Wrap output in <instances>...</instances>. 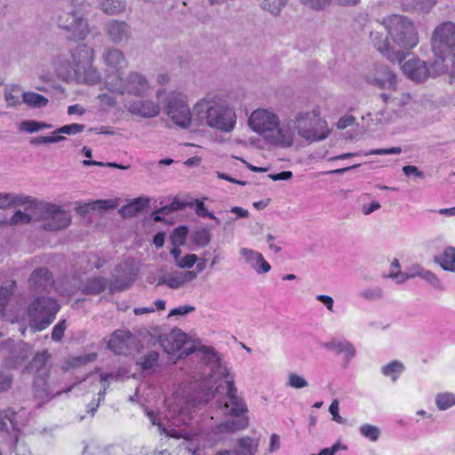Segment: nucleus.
<instances>
[{"label": "nucleus", "mask_w": 455, "mask_h": 455, "mask_svg": "<svg viewBox=\"0 0 455 455\" xmlns=\"http://www.w3.org/2000/svg\"><path fill=\"white\" fill-rule=\"evenodd\" d=\"M51 355L46 351L36 353L32 360L24 367L23 374L31 375L32 393L34 399L41 406L54 397L63 393H68L73 386L63 388V374L64 372L53 369L49 364Z\"/></svg>", "instance_id": "1"}, {"label": "nucleus", "mask_w": 455, "mask_h": 455, "mask_svg": "<svg viewBox=\"0 0 455 455\" xmlns=\"http://www.w3.org/2000/svg\"><path fill=\"white\" fill-rule=\"evenodd\" d=\"M93 49L81 44L68 53H60L52 65L57 76L64 82L96 84L100 82V74L92 66Z\"/></svg>", "instance_id": "2"}, {"label": "nucleus", "mask_w": 455, "mask_h": 455, "mask_svg": "<svg viewBox=\"0 0 455 455\" xmlns=\"http://www.w3.org/2000/svg\"><path fill=\"white\" fill-rule=\"evenodd\" d=\"M222 394L218 404L226 419L217 426L219 433H235L249 426L248 406L244 399L238 395L233 378L223 380L215 388Z\"/></svg>", "instance_id": "3"}, {"label": "nucleus", "mask_w": 455, "mask_h": 455, "mask_svg": "<svg viewBox=\"0 0 455 455\" xmlns=\"http://www.w3.org/2000/svg\"><path fill=\"white\" fill-rule=\"evenodd\" d=\"M193 114L201 124L221 132H231L236 124L235 109L216 96L201 99L194 106Z\"/></svg>", "instance_id": "4"}, {"label": "nucleus", "mask_w": 455, "mask_h": 455, "mask_svg": "<svg viewBox=\"0 0 455 455\" xmlns=\"http://www.w3.org/2000/svg\"><path fill=\"white\" fill-rule=\"evenodd\" d=\"M382 26L392 40L393 51H401L403 60L409 51L419 43V36L413 22L407 17L393 14L385 18Z\"/></svg>", "instance_id": "5"}, {"label": "nucleus", "mask_w": 455, "mask_h": 455, "mask_svg": "<svg viewBox=\"0 0 455 455\" xmlns=\"http://www.w3.org/2000/svg\"><path fill=\"white\" fill-rule=\"evenodd\" d=\"M116 275L108 283V279L96 276L87 279L82 285L81 291L85 295H98L103 292L107 286L112 292L128 289L135 280V273L122 265L116 267Z\"/></svg>", "instance_id": "6"}, {"label": "nucleus", "mask_w": 455, "mask_h": 455, "mask_svg": "<svg viewBox=\"0 0 455 455\" xmlns=\"http://www.w3.org/2000/svg\"><path fill=\"white\" fill-rule=\"evenodd\" d=\"M58 27L73 40H84L89 34V25L83 12L72 5L58 8L55 12Z\"/></svg>", "instance_id": "7"}, {"label": "nucleus", "mask_w": 455, "mask_h": 455, "mask_svg": "<svg viewBox=\"0 0 455 455\" xmlns=\"http://www.w3.org/2000/svg\"><path fill=\"white\" fill-rule=\"evenodd\" d=\"M292 121L298 135L308 143L323 140L329 134L326 123L314 112H299Z\"/></svg>", "instance_id": "8"}, {"label": "nucleus", "mask_w": 455, "mask_h": 455, "mask_svg": "<svg viewBox=\"0 0 455 455\" xmlns=\"http://www.w3.org/2000/svg\"><path fill=\"white\" fill-rule=\"evenodd\" d=\"M60 309L56 299L40 296L35 299L28 307V315L32 326L36 330H44L55 319Z\"/></svg>", "instance_id": "9"}, {"label": "nucleus", "mask_w": 455, "mask_h": 455, "mask_svg": "<svg viewBox=\"0 0 455 455\" xmlns=\"http://www.w3.org/2000/svg\"><path fill=\"white\" fill-rule=\"evenodd\" d=\"M213 397V392L207 388L202 390L197 395L189 397H183L176 395L173 401L167 400L169 416L172 419L180 418L179 422L186 423L185 417L200 405H204Z\"/></svg>", "instance_id": "10"}, {"label": "nucleus", "mask_w": 455, "mask_h": 455, "mask_svg": "<svg viewBox=\"0 0 455 455\" xmlns=\"http://www.w3.org/2000/svg\"><path fill=\"white\" fill-rule=\"evenodd\" d=\"M431 47L435 56L445 59L455 54V24L445 21L433 31Z\"/></svg>", "instance_id": "11"}, {"label": "nucleus", "mask_w": 455, "mask_h": 455, "mask_svg": "<svg viewBox=\"0 0 455 455\" xmlns=\"http://www.w3.org/2000/svg\"><path fill=\"white\" fill-rule=\"evenodd\" d=\"M164 113L180 127L187 128L191 124L192 113L187 96L180 92H171L164 103Z\"/></svg>", "instance_id": "12"}, {"label": "nucleus", "mask_w": 455, "mask_h": 455, "mask_svg": "<svg viewBox=\"0 0 455 455\" xmlns=\"http://www.w3.org/2000/svg\"><path fill=\"white\" fill-rule=\"evenodd\" d=\"M42 228L46 231H58L68 228L71 215L56 204H47L41 208Z\"/></svg>", "instance_id": "13"}, {"label": "nucleus", "mask_w": 455, "mask_h": 455, "mask_svg": "<svg viewBox=\"0 0 455 455\" xmlns=\"http://www.w3.org/2000/svg\"><path fill=\"white\" fill-rule=\"evenodd\" d=\"M160 346L169 355L180 352L179 358L185 357L194 352L192 347H184L187 344V334L180 329L175 328L171 332L159 337Z\"/></svg>", "instance_id": "14"}, {"label": "nucleus", "mask_w": 455, "mask_h": 455, "mask_svg": "<svg viewBox=\"0 0 455 455\" xmlns=\"http://www.w3.org/2000/svg\"><path fill=\"white\" fill-rule=\"evenodd\" d=\"M250 127L259 134H269L275 132L279 124L278 116L266 109L253 111L249 118Z\"/></svg>", "instance_id": "15"}, {"label": "nucleus", "mask_w": 455, "mask_h": 455, "mask_svg": "<svg viewBox=\"0 0 455 455\" xmlns=\"http://www.w3.org/2000/svg\"><path fill=\"white\" fill-rule=\"evenodd\" d=\"M371 38L377 50L387 60L391 62H402V52L400 50L393 51L392 40H389L390 37L388 35H385L383 31L375 29L371 32Z\"/></svg>", "instance_id": "16"}, {"label": "nucleus", "mask_w": 455, "mask_h": 455, "mask_svg": "<svg viewBox=\"0 0 455 455\" xmlns=\"http://www.w3.org/2000/svg\"><path fill=\"white\" fill-rule=\"evenodd\" d=\"M296 129L293 125V121L283 123L281 125L278 124L275 132L267 134L266 139L274 145L289 148L292 146Z\"/></svg>", "instance_id": "17"}, {"label": "nucleus", "mask_w": 455, "mask_h": 455, "mask_svg": "<svg viewBox=\"0 0 455 455\" xmlns=\"http://www.w3.org/2000/svg\"><path fill=\"white\" fill-rule=\"evenodd\" d=\"M105 30L110 41L116 44L126 43L132 36L131 27L124 20H111L108 21Z\"/></svg>", "instance_id": "18"}, {"label": "nucleus", "mask_w": 455, "mask_h": 455, "mask_svg": "<svg viewBox=\"0 0 455 455\" xmlns=\"http://www.w3.org/2000/svg\"><path fill=\"white\" fill-rule=\"evenodd\" d=\"M402 70L407 77L418 83L425 81L431 75L426 62L414 58L405 61Z\"/></svg>", "instance_id": "19"}, {"label": "nucleus", "mask_w": 455, "mask_h": 455, "mask_svg": "<svg viewBox=\"0 0 455 455\" xmlns=\"http://www.w3.org/2000/svg\"><path fill=\"white\" fill-rule=\"evenodd\" d=\"M149 90V84L145 76L139 72H131L124 79V93L144 96Z\"/></svg>", "instance_id": "20"}, {"label": "nucleus", "mask_w": 455, "mask_h": 455, "mask_svg": "<svg viewBox=\"0 0 455 455\" xmlns=\"http://www.w3.org/2000/svg\"><path fill=\"white\" fill-rule=\"evenodd\" d=\"M29 288L35 291H48L52 288L54 279L46 267H38L35 269L28 278Z\"/></svg>", "instance_id": "21"}, {"label": "nucleus", "mask_w": 455, "mask_h": 455, "mask_svg": "<svg viewBox=\"0 0 455 455\" xmlns=\"http://www.w3.org/2000/svg\"><path fill=\"white\" fill-rule=\"evenodd\" d=\"M241 255L258 274L267 273L271 269V266L267 262L263 255L256 251L248 248L240 250Z\"/></svg>", "instance_id": "22"}, {"label": "nucleus", "mask_w": 455, "mask_h": 455, "mask_svg": "<svg viewBox=\"0 0 455 455\" xmlns=\"http://www.w3.org/2000/svg\"><path fill=\"white\" fill-rule=\"evenodd\" d=\"M129 112L145 118L155 117L159 115L160 108L152 100H136L130 103Z\"/></svg>", "instance_id": "23"}, {"label": "nucleus", "mask_w": 455, "mask_h": 455, "mask_svg": "<svg viewBox=\"0 0 455 455\" xmlns=\"http://www.w3.org/2000/svg\"><path fill=\"white\" fill-rule=\"evenodd\" d=\"M18 431L17 413L12 408L0 410V432L7 435H13L17 442Z\"/></svg>", "instance_id": "24"}, {"label": "nucleus", "mask_w": 455, "mask_h": 455, "mask_svg": "<svg viewBox=\"0 0 455 455\" xmlns=\"http://www.w3.org/2000/svg\"><path fill=\"white\" fill-rule=\"evenodd\" d=\"M103 60L106 66L116 73L125 68L128 65L123 52L116 48L108 49L103 53Z\"/></svg>", "instance_id": "25"}, {"label": "nucleus", "mask_w": 455, "mask_h": 455, "mask_svg": "<svg viewBox=\"0 0 455 455\" xmlns=\"http://www.w3.org/2000/svg\"><path fill=\"white\" fill-rule=\"evenodd\" d=\"M131 333L128 331L117 330L113 332L108 343V347L114 353L122 355L128 347Z\"/></svg>", "instance_id": "26"}, {"label": "nucleus", "mask_w": 455, "mask_h": 455, "mask_svg": "<svg viewBox=\"0 0 455 455\" xmlns=\"http://www.w3.org/2000/svg\"><path fill=\"white\" fill-rule=\"evenodd\" d=\"M323 347L328 350L336 352L337 354H345V357L347 362L355 355V347L346 339H332L324 343Z\"/></svg>", "instance_id": "27"}, {"label": "nucleus", "mask_w": 455, "mask_h": 455, "mask_svg": "<svg viewBox=\"0 0 455 455\" xmlns=\"http://www.w3.org/2000/svg\"><path fill=\"white\" fill-rule=\"evenodd\" d=\"M100 10L107 15L116 16L126 11V2L124 0H98Z\"/></svg>", "instance_id": "28"}, {"label": "nucleus", "mask_w": 455, "mask_h": 455, "mask_svg": "<svg viewBox=\"0 0 455 455\" xmlns=\"http://www.w3.org/2000/svg\"><path fill=\"white\" fill-rule=\"evenodd\" d=\"M435 261L438 263L443 269L455 272V248L452 246L446 247L440 256L435 258Z\"/></svg>", "instance_id": "29"}, {"label": "nucleus", "mask_w": 455, "mask_h": 455, "mask_svg": "<svg viewBox=\"0 0 455 455\" xmlns=\"http://www.w3.org/2000/svg\"><path fill=\"white\" fill-rule=\"evenodd\" d=\"M149 203L148 198L138 197L132 203L123 206L119 212L123 217H133L140 212Z\"/></svg>", "instance_id": "30"}, {"label": "nucleus", "mask_w": 455, "mask_h": 455, "mask_svg": "<svg viewBox=\"0 0 455 455\" xmlns=\"http://www.w3.org/2000/svg\"><path fill=\"white\" fill-rule=\"evenodd\" d=\"M258 447V442L251 437L244 436L237 441V445L233 451L235 455H254Z\"/></svg>", "instance_id": "31"}, {"label": "nucleus", "mask_w": 455, "mask_h": 455, "mask_svg": "<svg viewBox=\"0 0 455 455\" xmlns=\"http://www.w3.org/2000/svg\"><path fill=\"white\" fill-rule=\"evenodd\" d=\"M369 83L381 89L392 88L396 83V76L387 68H384L382 76L371 78Z\"/></svg>", "instance_id": "32"}, {"label": "nucleus", "mask_w": 455, "mask_h": 455, "mask_svg": "<svg viewBox=\"0 0 455 455\" xmlns=\"http://www.w3.org/2000/svg\"><path fill=\"white\" fill-rule=\"evenodd\" d=\"M22 101L30 108H40L45 107L49 100L42 94L34 92H26L22 94Z\"/></svg>", "instance_id": "33"}, {"label": "nucleus", "mask_w": 455, "mask_h": 455, "mask_svg": "<svg viewBox=\"0 0 455 455\" xmlns=\"http://www.w3.org/2000/svg\"><path fill=\"white\" fill-rule=\"evenodd\" d=\"M212 240L211 228H199L191 235V241L199 247L207 246Z\"/></svg>", "instance_id": "34"}, {"label": "nucleus", "mask_w": 455, "mask_h": 455, "mask_svg": "<svg viewBox=\"0 0 455 455\" xmlns=\"http://www.w3.org/2000/svg\"><path fill=\"white\" fill-rule=\"evenodd\" d=\"M405 367L400 361L395 360L384 365L381 368V372L386 377H390L395 382L397 380L399 375L404 371Z\"/></svg>", "instance_id": "35"}, {"label": "nucleus", "mask_w": 455, "mask_h": 455, "mask_svg": "<svg viewBox=\"0 0 455 455\" xmlns=\"http://www.w3.org/2000/svg\"><path fill=\"white\" fill-rule=\"evenodd\" d=\"M105 86L112 92L124 94V80L120 77L118 73L108 75L105 78Z\"/></svg>", "instance_id": "36"}, {"label": "nucleus", "mask_w": 455, "mask_h": 455, "mask_svg": "<svg viewBox=\"0 0 455 455\" xmlns=\"http://www.w3.org/2000/svg\"><path fill=\"white\" fill-rule=\"evenodd\" d=\"M286 4L287 0H259L260 7L275 16L280 14Z\"/></svg>", "instance_id": "37"}, {"label": "nucleus", "mask_w": 455, "mask_h": 455, "mask_svg": "<svg viewBox=\"0 0 455 455\" xmlns=\"http://www.w3.org/2000/svg\"><path fill=\"white\" fill-rule=\"evenodd\" d=\"M435 404L441 411H445L455 405V395L452 393H440L435 396Z\"/></svg>", "instance_id": "38"}, {"label": "nucleus", "mask_w": 455, "mask_h": 455, "mask_svg": "<svg viewBox=\"0 0 455 455\" xmlns=\"http://www.w3.org/2000/svg\"><path fill=\"white\" fill-rule=\"evenodd\" d=\"M435 4V0H403V5L407 10L418 9L428 11Z\"/></svg>", "instance_id": "39"}, {"label": "nucleus", "mask_w": 455, "mask_h": 455, "mask_svg": "<svg viewBox=\"0 0 455 455\" xmlns=\"http://www.w3.org/2000/svg\"><path fill=\"white\" fill-rule=\"evenodd\" d=\"M188 234V228L186 226H180L176 228L172 235L171 240L173 246H181L185 243L186 238Z\"/></svg>", "instance_id": "40"}, {"label": "nucleus", "mask_w": 455, "mask_h": 455, "mask_svg": "<svg viewBox=\"0 0 455 455\" xmlns=\"http://www.w3.org/2000/svg\"><path fill=\"white\" fill-rule=\"evenodd\" d=\"M359 431L363 437L371 440V442H376L380 435L379 428L370 424L362 425L359 428Z\"/></svg>", "instance_id": "41"}, {"label": "nucleus", "mask_w": 455, "mask_h": 455, "mask_svg": "<svg viewBox=\"0 0 455 455\" xmlns=\"http://www.w3.org/2000/svg\"><path fill=\"white\" fill-rule=\"evenodd\" d=\"M359 296L368 301L379 300L384 297L380 287L367 288L360 291Z\"/></svg>", "instance_id": "42"}, {"label": "nucleus", "mask_w": 455, "mask_h": 455, "mask_svg": "<svg viewBox=\"0 0 455 455\" xmlns=\"http://www.w3.org/2000/svg\"><path fill=\"white\" fill-rule=\"evenodd\" d=\"M159 284H166L168 287L172 289H179L184 286L182 277L180 272L173 275H169L164 278L161 279L158 283V285Z\"/></svg>", "instance_id": "43"}, {"label": "nucleus", "mask_w": 455, "mask_h": 455, "mask_svg": "<svg viewBox=\"0 0 455 455\" xmlns=\"http://www.w3.org/2000/svg\"><path fill=\"white\" fill-rule=\"evenodd\" d=\"M208 366L210 367L213 375L216 376V378L218 379H224V380H226L230 379L232 378H229L228 369L222 365V362L220 356L218 357V363H212Z\"/></svg>", "instance_id": "44"}, {"label": "nucleus", "mask_w": 455, "mask_h": 455, "mask_svg": "<svg viewBox=\"0 0 455 455\" xmlns=\"http://www.w3.org/2000/svg\"><path fill=\"white\" fill-rule=\"evenodd\" d=\"M159 354L156 351H149L140 358V364L143 370L152 369L157 364Z\"/></svg>", "instance_id": "45"}, {"label": "nucleus", "mask_w": 455, "mask_h": 455, "mask_svg": "<svg viewBox=\"0 0 455 455\" xmlns=\"http://www.w3.org/2000/svg\"><path fill=\"white\" fill-rule=\"evenodd\" d=\"M51 127L52 124H50L37 122L34 120L24 121L21 123V128L30 133L38 132L43 129H48Z\"/></svg>", "instance_id": "46"}, {"label": "nucleus", "mask_w": 455, "mask_h": 455, "mask_svg": "<svg viewBox=\"0 0 455 455\" xmlns=\"http://www.w3.org/2000/svg\"><path fill=\"white\" fill-rule=\"evenodd\" d=\"M15 284L16 283L12 282L10 286H3L0 288V314L4 312Z\"/></svg>", "instance_id": "47"}, {"label": "nucleus", "mask_w": 455, "mask_h": 455, "mask_svg": "<svg viewBox=\"0 0 455 455\" xmlns=\"http://www.w3.org/2000/svg\"><path fill=\"white\" fill-rule=\"evenodd\" d=\"M287 386L299 389L304 388L308 386V382L302 376L298 375L297 373H290L288 376Z\"/></svg>", "instance_id": "48"}, {"label": "nucleus", "mask_w": 455, "mask_h": 455, "mask_svg": "<svg viewBox=\"0 0 455 455\" xmlns=\"http://www.w3.org/2000/svg\"><path fill=\"white\" fill-rule=\"evenodd\" d=\"M63 140H65V137H63L61 135L39 136V137L32 138L30 140V144L38 146V145H42V144L56 143V142L61 141Z\"/></svg>", "instance_id": "49"}, {"label": "nucleus", "mask_w": 455, "mask_h": 455, "mask_svg": "<svg viewBox=\"0 0 455 455\" xmlns=\"http://www.w3.org/2000/svg\"><path fill=\"white\" fill-rule=\"evenodd\" d=\"M85 128L84 124H71L68 125H64L59 129H57L54 133H64V134H76L79 132H82Z\"/></svg>", "instance_id": "50"}, {"label": "nucleus", "mask_w": 455, "mask_h": 455, "mask_svg": "<svg viewBox=\"0 0 455 455\" xmlns=\"http://www.w3.org/2000/svg\"><path fill=\"white\" fill-rule=\"evenodd\" d=\"M31 220L32 219L29 215L19 210L15 212V213L12 215L10 220L7 221L6 223H8L11 226H15L20 223H29Z\"/></svg>", "instance_id": "51"}, {"label": "nucleus", "mask_w": 455, "mask_h": 455, "mask_svg": "<svg viewBox=\"0 0 455 455\" xmlns=\"http://www.w3.org/2000/svg\"><path fill=\"white\" fill-rule=\"evenodd\" d=\"M12 385V375L9 372L0 371V393L6 392Z\"/></svg>", "instance_id": "52"}, {"label": "nucleus", "mask_w": 455, "mask_h": 455, "mask_svg": "<svg viewBox=\"0 0 455 455\" xmlns=\"http://www.w3.org/2000/svg\"><path fill=\"white\" fill-rule=\"evenodd\" d=\"M196 205L195 212L201 218L215 219V215L209 212L202 201L197 199L193 203Z\"/></svg>", "instance_id": "53"}, {"label": "nucleus", "mask_w": 455, "mask_h": 455, "mask_svg": "<svg viewBox=\"0 0 455 455\" xmlns=\"http://www.w3.org/2000/svg\"><path fill=\"white\" fill-rule=\"evenodd\" d=\"M197 260L198 257L196 254H187L179 259L176 266L180 268H190L196 264Z\"/></svg>", "instance_id": "54"}, {"label": "nucleus", "mask_w": 455, "mask_h": 455, "mask_svg": "<svg viewBox=\"0 0 455 455\" xmlns=\"http://www.w3.org/2000/svg\"><path fill=\"white\" fill-rule=\"evenodd\" d=\"M300 2L313 10L320 11L326 8L331 0H300Z\"/></svg>", "instance_id": "55"}, {"label": "nucleus", "mask_w": 455, "mask_h": 455, "mask_svg": "<svg viewBox=\"0 0 455 455\" xmlns=\"http://www.w3.org/2000/svg\"><path fill=\"white\" fill-rule=\"evenodd\" d=\"M66 321H60L52 329V339L54 341H60L66 330Z\"/></svg>", "instance_id": "56"}, {"label": "nucleus", "mask_w": 455, "mask_h": 455, "mask_svg": "<svg viewBox=\"0 0 455 455\" xmlns=\"http://www.w3.org/2000/svg\"><path fill=\"white\" fill-rule=\"evenodd\" d=\"M418 275L421 276L423 279H425L427 282H428L430 284H432L434 287L441 288V282L434 273L428 270H421L420 272L418 273Z\"/></svg>", "instance_id": "57"}, {"label": "nucleus", "mask_w": 455, "mask_h": 455, "mask_svg": "<svg viewBox=\"0 0 455 455\" xmlns=\"http://www.w3.org/2000/svg\"><path fill=\"white\" fill-rule=\"evenodd\" d=\"M439 60L435 61L428 68L431 71L430 76H437L446 72L447 68L443 64L444 59L438 58Z\"/></svg>", "instance_id": "58"}, {"label": "nucleus", "mask_w": 455, "mask_h": 455, "mask_svg": "<svg viewBox=\"0 0 455 455\" xmlns=\"http://www.w3.org/2000/svg\"><path fill=\"white\" fill-rule=\"evenodd\" d=\"M203 360L207 364L210 365L212 363H218V357L220 356L213 349L210 347H203Z\"/></svg>", "instance_id": "59"}, {"label": "nucleus", "mask_w": 455, "mask_h": 455, "mask_svg": "<svg viewBox=\"0 0 455 455\" xmlns=\"http://www.w3.org/2000/svg\"><path fill=\"white\" fill-rule=\"evenodd\" d=\"M116 376L114 375L113 373H109V374H107V373H101L100 374V382L102 383V386H103V389L100 390L98 394L99 395V401L98 403H100L101 400L104 399L105 397V395H106V390L108 387V379H116Z\"/></svg>", "instance_id": "60"}, {"label": "nucleus", "mask_w": 455, "mask_h": 455, "mask_svg": "<svg viewBox=\"0 0 455 455\" xmlns=\"http://www.w3.org/2000/svg\"><path fill=\"white\" fill-rule=\"evenodd\" d=\"M401 152L402 148L400 147H393L389 148L372 149L365 155H398Z\"/></svg>", "instance_id": "61"}, {"label": "nucleus", "mask_w": 455, "mask_h": 455, "mask_svg": "<svg viewBox=\"0 0 455 455\" xmlns=\"http://www.w3.org/2000/svg\"><path fill=\"white\" fill-rule=\"evenodd\" d=\"M195 307L185 305L172 309L168 315V317L174 315H185L195 311Z\"/></svg>", "instance_id": "62"}, {"label": "nucleus", "mask_w": 455, "mask_h": 455, "mask_svg": "<svg viewBox=\"0 0 455 455\" xmlns=\"http://www.w3.org/2000/svg\"><path fill=\"white\" fill-rule=\"evenodd\" d=\"M14 194L0 193V209H7L13 205Z\"/></svg>", "instance_id": "63"}, {"label": "nucleus", "mask_w": 455, "mask_h": 455, "mask_svg": "<svg viewBox=\"0 0 455 455\" xmlns=\"http://www.w3.org/2000/svg\"><path fill=\"white\" fill-rule=\"evenodd\" d=\"M329 411L332 415V419L338 423H344V419L339 414V401L333 400L329 407Z\"/></svg>", "instance_id": "64"}]
</instances>
